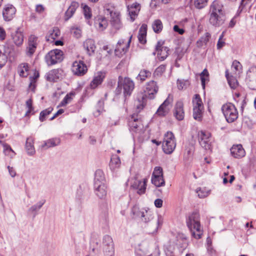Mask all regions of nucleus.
Instances as JSON below:
<instances>
[{"instance_id": "6e6552de", "label": "nucleus", "mask_w": 256, "mask_h": 256, "mask_svg": "<svg viewBox=\"0 0 256 256\" xmlns=\"http://www.w3.org/2000/svg\"><path fill=\"white\" fill-rule=\"evenodd\" d=\"M128 126L131 132H142L144 126L142 120L138 118V114H134L128 120Z\"/></svg>"}, {"instance_id": "4468645a", "label": "nucleus", "mask_w": 256, "mask_h": 256, "mask_svg": "<svg viewBox=\"0 0 256 256\" xmlns=\"http://www.w3.org/2000/svg\"><path fill=\"white\" fill-rule=\"evenodd\" d=\"M104 14L110 15L111 18L110 22L113 27L116 30H118L121 28L122 24L118 12H114L110 8H106L104 9Z\"/></svg>"}, {"instance_id": "3c124183", "label": "nucleus", "mask_w": 256, "mask_h": 256, "mask_svg": "<svg viewBox=\"0 0 256 256\" xmlns=\"http://www.w3.org/2000/svg\"><path fill=\"white\" fill-rule=\"evenodd\" d=\"M3 147L4 152L5 155L9 156L10 157H12V156L14 154V152L8 144H4Z\"/></svg>"}, {"instance_id": "1a4fd4ad", "label": "nucleus", "mask_w": 256, "mask_h": 256, "mask_svg": "<svg viewBox=\"0 0 256 256\" xmlns=\"http://www.w3.org/2000/svg\"><path fill=\"white\" fill-rule=\"evenodd\" d=\"M38 37L34 34L30 35L28 38L26 54L28 56L31 57L35 52L38 46Z\"/></svg>"}, {"instance_id": "49530a36", "label": "nucleus", "mask_w": 256, "mask_h": 256, "mask_svg": "<svg viewBox=\"0 0 256 256\" xmlns=\"http://www.w3.org/2000/svg\"><path fill=\"white\" fill-rule=\"evenodd\" d=\"M209 76L208 72V70L205 68L200 74V80L202 82V86L203 89L205 88L206 86V78H208Z\"/></svg>"}, {"instance_id": "680f3d73", "label": "nucleus", "mask_w": 256, "mask_h": 256, "mask_svg": "<svg viewBox=\"0 0 256 256\" xmlns=\"http://www.w3.org/2000/svg\"><path fill=\"white\" fill-rule=\"evenodd\" d=\"M173 30L175 32L180 34H182L184 32V30L183 28H180L178 25L174 26Z\"/></svg>"}, {"instance_id": "8fccbe9b", "label": "nucleus", "mask_w": 256, "mask_h": 256, "mask_svg": "<svg viewBox=\"0 0 256 256\" xmlns=\"http://www.w3.org/2000/svg\"><path fill=\"white\" fill-rule=\"evenodd\" d=\"M208 0H194V5L198 9H202L204 8L208 4Z\"/></svg>"}, {"instance_id": "69168bd1", "label": "nucleus", "mask_w": 256, "mask_h": 256, "mask_svg": "<svg viewBox=\"0 0 256 256\" xmlns=\"http://www.w3.org/2000/svg\"><path fill=\"white\" fill-rule=\"evenodd\" d=\"M6 33L5 30L2 28L0 27V40H4L6 38Z\"/></svg>"}, {"instance_id": "58836bf2", "label": "nucleus", "mask_w": 256, "mask_h": 256, "mask_svg": "<svg viewBox=\"0 0 256 256\" xmlns=\"http://www.w3.org/2000/svg\"><path fill=\"white\" fill-rule=\"evenodd\" d=\"M226 76L230 88L232 89H235L238 84V82L236 78L233 76H230L228 70L226 71Z\"/></svg>"}, {"instance_id": "a878e982", "label": "nucleus", "mask_w": 256, "mask_h": 256, "mask_svg": "<svg viewBox=\"0 0 256 256\" xmlns=\"http://www.w3.org/2000/svg\"><path fill=\"white\" fill-rule=\"evenodd\" d=\"M83 46L89 56H91L94 52L96 46L93 40L90 38L86 40L84 42Z\"/></svg>"}, {"instance_id": "cd10ccee", "label": "nucleus", "mask_w": 256, "mask_h": 256, "mask_svg": "<svg viewBox=\"0 0 256 256\" xmlns=\"http://www.w3.org/2000/svg\"><path fill=\"white\" fill-rule=\"evenodd\" d=\"M140 10V6L138 4H133L130 6H128V10L132 20L133 22L135 17L138 16Z\"/></svg>"}, {"instance_id": "2eb2a0df", "label": "nucleus", "mask_w": 256, "mask_h": 256, "mask_svg": "<svg viewBox=\"0 0 256 256\" xmlns=\"http://www.w3.org/2000/svg\"><path fill=\"white\" fill-rule=\"evenodd\" d=\"M164 42L158 41L156 46V52H158V58L160 60H164L168 56L170 49L166 46H163Z\"/></svg>"}, {"instance_id": "0e129e2a", "label": "nucleus", "mask_w": 256, "mask_h": 256, "mask_svg": "<svg viewBox=\"0 0 256 256\" xmlns=\"http://www.w3.org/2000/svg\"><path fill=\"white\" fill-rule=\"evenodd\" d=\"M162 200L160 198H157L154 201V205L158 208H160L162 206Z\"/></svg>"}, {"instance_id": "9d476101", "label": "nucleus", "mask_w": 256, "mask_h": 256, "mask_svg": "<svg viewBox=\"0 0 256 256\" xmlns=\"http://www.w3.org/2000/svg\"><path fill=\"white\" fill-rule=\"evenodd\" d=\"M172 96L170 95H168L167 98L159 106L156 112V114L160 116H166L172 107Z\"/></svg>"}, {"instance_id": "2f4dec72", "label": "nucleus", "mask_w": 256, "mask_h": 256, "mask_svg": "<svg viewBox=\"0 0 256 256\" xmlns=\"http://www.w3.org/2000/svg\"><path fill=\"white\" fill-rule=\"evenodd\" d=\"M176 146V142H162V150L166 154H170L174 150Z\"/></svg>"}, {"instance_id": "603ef678", "label": "nucleus", "mask_w": 256, "mask_h": 256, "mask_svg": "<svg viewBox=\"0 0 256 256\" xmlns=\"http://www.w3.org/2000/svg\"><path fill=\"white\" fill-rule=\"evenodd\" d=\"M83 12L84 18L86 20H88L91 18L92 16L91 10L87 5H84L83 6Z\"/></svg>"}, {"instance_id": "4d7b16f0", "label": "nucleus", "mask_w": 256, "mask_h": 256, "mask_svg": "<svg viewBox=\"0 0 256 256\" xmlns=\"http://www.w3.org/2000/svg\"><path fill=\"white\" fill-rule=\"evenodd\" d=\"M26 106L28 108V110L26 112V116H28L32 111L34 110V108L32 107V98H30L26 100Z\"/></svg>"}, {"instance_id": "ddd939ff", "label": "nucleus", "mask_w": 256, "mask_h": 256, "mask_svg": "<svg viewBox=\"0 0 256 256\" xmlns=\"http://www.w3.org/2000/svg\"><path fill=\"white\" fill-rule=\"evenodd\" d=\"M210 137L211 134L208 132L201 130L198 134L199 143L205 150L210 148Z\"/></svg>"}, {"instance_id": "864d4df0", "label": "nucleus", "mask_w": 256, "mask_h": 256, "mask_svg": "<svg viewBox=\"0 0 256 256\" xmlns=\"http://www.w3.org/2000/svg\"><path fill=\"white\" fill-rule=\"evenodd\" d=\"M176 142L174 134L171 132H168L166 134H164V137L163 142Z\"/></svg>"}, {"instance_id": "ea45409f", "label": "nucleus", "mask_w": 256, "mask_h": 256, "mask_svg": "<svg viewBox=\"0 0 256 256\" xmlns=\"http://www.w3.org/2000/svg\"><path fill=\"white\" fill-rule=\"evenodd\" d=\"M152 28L155 33H160L163 28V24L162 21L159 19L154 20L152 24Z\"/></svg>"}, {"instance_id": "393cba45", "label": "nucleus", "mask_w": 256, "mask_h": 256, "mask_svg": "<svg viewBox=\"0 0 256 256\" xmlns=\"http://www.w3.org/2000/svg\"><path fill=\"white\" fill-rule=\"evenodd\" d=\"M12 37L14 42L17 46H21L24 42V35L22 32L20 30V28L12 34Z\"/></svg>"}, {"instance_id": "37998d69", "label": "nucleus", "mask_w": 256, "mask_h": 256, "mask_svg": "<svg viewBox=\"0 0 256 256\" xmlns=\"http://www.w3.org/2000/svg\"><path fill=\"white\" fill-rule=\"evenodd\" d=\"M152 182L157 187L163 186L165 184L163 176H152Z\"/></svg>"}, {"instance_id": "0eeeda50", "label": "nucleus", "mask_w": 256, "mask_h": 256, "mask_svg": "<svg viewBox=\"0 0 256 256\" xmlns=\"http://www.w3.org/2000/svg\"><path fill=\"white\" fill-rule=\"evenodd\" d=\"M63 60V52L61 50L55 49L49 52L45 56V60L48 66L60 62Z\"/></svg>"}, {"instance_id": "7ed1b4c3", "label": "nucleus", "mask_w": 256, "mask_h": 256, "mask_svg": "<svg viewBox=\"0 0 256 256\" xmlns=\"http://www.w3.org/2000/svg\"><path fill=\"white\" fill-rule=\"evenodd\" d=\"M158 90V86L154 80H150L147 82L144 90V94H140L138 96V100L140 104V106H138V108H142L146 104V99H153Z\"/></svg>"}, {"instance_id": "6e6d98bb", "label": "nucleus", "mask_w": 256, "mask_h": 256, "mask_svg": "<svg viewBox=\"0 0 256 256\" xmlns=\"http://www.w3.org/2000/svg\"><path fill=\"white\" fill-rule=\"evenodd\" d=\"M152 176H163L162 168L160 166H156L154 169Z\"/></svg>"}, {"instance_id": "f3484780", "label": "nucleus", "mask_w": 256, "mask_h": 256, "mask_svg": "<svg viewBox=\"0 0 256 256\" xmlns=\"http://www.w3.org/2000/svg\"><path fill=\"white\" fill-rule=\"evenodd\" d=\"M232 156L235 158L240 159L246 155V152L241 144H234L230 149Z\"/></svg>"}, {"instance_id": "bb28decb", "label": "nucleus", "mask_w": 256, "mask_h": 256, "mask_svg": "<svg viewBox=\"0 0 256 256\" xmlns=\"http://www.w3.org/2000/svg\"><path fill=\"white\" fill-rule=\"evenodd\" d=\"M94 26L99 30L102 31L108 26V22L105 18L98 16L95 18Z\"/></svg>"}, {"instance_id": "c85d7f7f", "label": "nucleus", "mask_w": 256, "mask_h": 256, "mask_svg": "<svg viewBox=\"0 0 256 256\" xmlns=\"http://www.w3.org/2000/svg\"><path fill=\"white\" fill-rule=\"evenodd\" d=\"M34 144V138L32 136L28 138L26 142L25 148L28 155L32 156L36 152Z\"/></svg>"}, {"instance_id": "c03bdc74", "label": "nucleus", "mask_w": 256, "mask_h": 256, "mask_svg": "<svg viewBox=\"0 0 256 256\" xmlns=\"http://www.w3.org/2000/svg\"><path fill=\"white\" fill-rule=\"evenodd\" d=\"M151 72L147 70H142L136 77L138 80L143 82L146 80V78L150 76Z\"/></svg>"}, {"instance_id": "774afa93", "label": "nucleus", "mask_w": 256, "mask_h": 256, "mask_svg": "<svg viewBox=\"0 0 256 256\" xmlns=\"http://www.w3.org/2000/svg\"><path fill=\"white\" fill-rule=\"evenodd\" d=\"M44 10V8L42 4H38L36 6V11L38 13H42Z\"/></svg>"}, {"instance_id": "f03ea898", "label": "nucleus", "mask_w": 256, "mask_h": 256, "mask_svg": "<svg viewBox=\"0 0 256 256\" xmlns=\"http://www.w3.org/2000/svg\"><path fill=\"white\" fill-rule=\"evenodd\" d=\"M144 216H141L142 222L147 224V229L150 233L156 232L159 228H160L164 222V218L161 215L154 214L150 210L144 211Z\"/></svg>"}, {"instance_id": "9b49d317", "label": "nucleus", "mask_w": 256, "mask_h": 256, "mask_svg": "<svg viewBox=\"0 0 256 256\" xmlns=\"http://www.w3.org/2000/svg\"><path fill=\"white\" fill-rule=\"evenodd\" d=\"M104 252L106 256H113L114 253V244L112 238L108 235L103 238Z\"/></svg>"}, {"instance_id": "a18cd8bd", "label": "nucleus", "mask_w": 256, "mask_h": 256, "mask_svg": "<svg viewBox=\"0 0 256 256\" xmlns=\"http://www.w3.org/2000/svg\"><path fill=\"white\" fill-rule=\"evenodd\" d=\"M53 110L52 107H49L48 108L42 111L40 114L39 120L42 122L46 120V117L49 115Z\"/></svg>"}, {"instance_id": "c9c22d12", "label": "nucleus", "mask_w": 256, "mask_h": 256, "mask_svg": "<svg viewBox=\"0 0 256 256\" xmlns=\"http://www.w3.org/2000/svg\"><path fill=\"white\" fill-rule=\"evenodd\" d=\"M194 152V146L192 144H189L185 148L184 155V160H189L192 158Z\"/></svg>"}, {"instance_id": "473e14b6", "label": "nucleus", "mask_w": 256, "mask_h": 256, "mask_svg": "<svg viewBox=\"0 0 256 256\" xmlns=\"http://www.w3.org/2000/svg\"><path fill=\"white\" fill-rule=\"evenodd\" d=\"M147 26L146 24H143L140 28L138 36L139 42L142 44H145L146 42Z\"/></svg>"}, {"instance_id": "a211bd4d", "label": "nucleus", "mask_w": 256, "mask_h": 256, "mask_svg": "<svg viewBox=\"0 0 256 256\" xmlns=\"http://www.w3.org/2000/svg\"><path fill=\"white\" fill-rule=\"evenodd\" d=\"M16 9L12 4L5 6L2 12V16L5 21L9 22L12 20L16 14Z\"/></svg>"}, {"instance_id": "dca6fc26", "label": "nucleus", "mask_w": 256, "mask_h": 256, "mask_svg": "<svg viewBox=\"0 0 256 256\" xmlns=\"http://www.w3.org/2000/svg\"><path fill=\"white\" fill-rule=\"evenodd\" d=\"M106 72L104 71H99L96 73L90 84V88L94 89L101 84L106 78Z\"/></svg>"}, {"instance_id": "20e7f679", "label": "nucleus", "mask_w": 256, "mask_h": 256, "mask_svg": "<svg viewBox=\"0 0 256 256\" xmlns=\"http://www.w3.org/2000/svg\"><path fill=\"white\" fill-rule=\"evenodd\" d=\"M186 224L192 235L196 239L201 238L202 232L200 222V214L198 212H193L186 220Z\"/></svg>"}, {"instance_id": "79ce46f5", "label": "nucleus", "mask_w": 256, "mask_h": 256, "mask_svg": "<svg viewBox=\"0 0 256 256\" xmlns=\"http://www.w3.org/2000/svg\"><path fill=\"white\" fill-rule=\"evenodd\" d=\"M194 108L200 109H204V106L202 99L198 94H196L192 100Z\"/></svg>"}, {"instance_id": "39448f33", "label": "nucleus", "mask_w": 256, "mask_h": 256, "mask_svg": "<svg viewBox=\"0 0 256 256\" xmlns=\"http://www.w3.org/2000/svg\"><path fill=\"white\" fill-rule=\"evenodd\" d=\"M134 88V82L130 78L118 76V86L116 90V94H120L123 90L124 96L126 98L131 95Z\"/></svg>"}, {"instance_id": "5fc2aeb1", "label": "nucleus", "mask_w": 256, "mask_h": 256, "mask_svg": "<svg viewBox=\"0 0 256 256\" xmlns=\"http://www.w3.org/2000/svg\"><path fill=\"white\" fill-rule=\"evenodd\" d=\"M19 69L20 76H24L25 72L28 70V64H22L20 66ZM26 76L27 74L26 75Z\"/></svg>"}, {"instance_id": "a19ab883", "label": "nucleus", "mask_w": 256, "mask_h": 256, "mask_svg": "<svg viewBox=\"0 0 256 256\" xmlns=\"http://www.w3.org/2000/svg\"><path fill=\"white\" fill-rule=\"evenodd\" d=\"M145 210H140L137 205H134L132 208L131 213L132 214V218H140L144 216V211Z\"/></svg>"}, {"instance_id": "f8f14e48", "label": "nucleus", "mask_w": 256, "mask_h": 256, "mask_svg": "<svg viewBox=\"0 0 256 256\" xmlns=\"http://www.w3.org/2000/svg\"><path fill=\"white\" fill-rule=\"evenodd\" d=\"M72 71L74 75L82 76L87 72L88 68L84 62L82 60L75 61L72 64Z\"/></svg>"}, {"instance_id": "72a5a7b5", "label": "nucleus", "mask_w": 256, "mask_h": 256, "mask_svg": "<svg viewBox=\"0 0 256 256\" xmlns=\"http://www.w3.org/2000/svg\"><path fill=\"white\" fill-rule=\"evenodd\" d=\"M2 48L3 52L2 50H0V69H1L7 62L8 56L10 52L8 48L3 46Z\"/></svg>"}, {"instance_id": "aec40b11", "label": "nucleus", "mask_w": 256, "mask_h": 256, "mask_svg": "<svg viewBox=\"0 0 256 256\" xmlns=\"http://www.w3.org/2000/svg\"><path fill=\"white\" fill-rule=\"evenodd\" d=\"M174 114L178 120H182L184 118V104L182 101H178L175 104Z\"/></svg>"}, {"instance_id": "b1692460", "label": "nucleus", "mask_w": 256, "mask_h": 256, "mask_svg": "<svg viewBox=\"0 0 256 256\" xmlns=\"http://www.w3.org/2000/svg\"><path fill=\"white\" fill-rule=\"evenodd\" d=\"M79 4L75 1L72 2L70 5L65 12L64 19L65 21L68 20L74 14L76 10L78 8Z\"/></svg>"}, {"instance_id": "7c9ffc66", "label": "nucleus", "mask_w": 256, "mask_h": 256, "mask_svg": "<svg viewBox=\"0 0 256 256\" xmlns=\"http://www.w3.org/2000/svg\"><path fill=\"white\" fill-rule=\"evenodd\" d=\"M60 143V138H54L48 139L44 142V144L42 145V148L47 149L52 147L58 146Z\"/></svg>"}, {"instance_id": "338daca9", "label": "nucleus", "mask_w": 256, "mask_h": 256, "mask_svg": "<svg viewBox=\"0 0 256 256\" xmlns=\"http://www.w3.org/2000/svg\"><path fill=\"white\" fill-rule=\"evenodd\" d=\"M74 36L76 38H79L81 36L80 30L78 28L73 30Z\"/></svg>"}, {"instance_id": "4c0bfd02", "label": "nucleus", "mask_w": 256, "mask_h": 256, "mask_svg": "<svg viewBox=\"0 0 256 256\" xmlns=\"http://www.w3.org/2000/svg\"><path fill=\"white\" fill-rule=\"evenodd\" d=\"M60 31L57 28H55L52 30H50L46 36V40L48 41L54 40L60 36Z\"/></svg>"}, {"instance_id": "423d86ee", "label": "nucleus", "mask_w": 256, "mask_h": 256, "mask_svg": "<svg viewBox=\"0 0 256 256\" xmlns=\"http://www.w3.org/2000/svg\"><path fill=\"white\" fill-rule=\"evenodd\" d=\"M222 112L228 122H232L238 118V112L234 104L228 103L222 108Z\"/></svg>"}, {"instance_id": "052dcab7", "label": "nucleus", "mask_w": 256, "mask_h": 256, "mask_svg": "<svg viewBox=\"0 0 256 256\" xmlns=\"http://www.w3.org/2000/svg\"><path fill=\"white\" fill-rule=\"evenodd\" d=\"M241 64L240 62L236 60H234L232 64L233 67L236 70H238L241 68Z\"/></svg>"}, {"instance_id": "09e8293b", "label": "nucleus", "mask_w": 256, "mask_h": 256, "mask_svg": "<svg viewBox=\"0 0 256 256\" xmlns=\"http://www.w3.org/2000/svg\"><path fill=\"white\" fill-rule=\"evenodd\" d=\"M178 88L179 90H183L186 88L190 84V82L188 80H177Z\"/></svg>"}, {"instance_id": "e433bc0d", "label": "nucleus", "mask_w": 256, "mask_h": 256, "mask_svg": "<svg viewBox=\"0 0 256 256\" xmlns=\"http://www.w3.org/2000/svg\"><path fill=\"white\" fill-rule=\"evenodd\" d=\"M46 202L45 200L39 201L36 204L32 206L28 210L29 212L34 214V218L38 214V212L42 208Z\"/></svg>"}, {"instance_id": "c756f323", "label": "nucleus", "mask_w": 256, "mask_h": 256, "mask_svg": "<svg viewBox=\"0 0 256 256\" xmlns=\"http://www.w3.org/2000/svg\"><path fill=\"white\" fill-rule=\"evenodd\" d=\"M120 164L121 162L120 157L116 154L112 155L109 164L110 169L112 171H114L120 168Z\"/></svg>"}, {"instance_id": "5701e85b", "label": "nucleus", "mask_w": 256, "mask_h": 256, "mask_svg": "<svg viewBox=\"0 0 256 256\" xmlns=\"http://www.w3.org/2000/svg\"><path fill=\"white\" fill-rule=\"evenodd\" d=\"M94 192L100 198H105L107 194V188L105 184H98L94 185Z\"/></svg>"}, {"instance_id": "e2e57ef3", "label": "nucleus", "mask_w": 256, "mask_h": 256, "mask_svg": "<svg viewBox=\"0 0 256 256\" xmlns=\"http://www.w3.org/2000/svg\"><path fill=\"white\" fill-rule=\"evenodd\" d=\"M210 37V34L208 32H206L205 34V36L204 37H202L201 38L202 40L201 41L206 44L208 41L209 40V38Z\"/></svg>"}, {"instance_id": "de8ad7c7", "label": "nucleus", "mask_w": 256, "mask_h": 256, "mask_svg": "<svg viewBox=\"0 0 256 256\" xmlns=\"http://www.w3.org/2000/svg\"><path fill=\"white\" fill-rule=\"evenodd\" d=\"M203 109L193 108V117L194 120L200 121L202 117V111Z\"/></svg>"}, {"instance_id": "412c9836", "label": "nucleus", "mask_w": 256, "mask_h": 256, "mask_svg": "<svg viewBox=\"0 0 256 256\" xmlns=\"http://www.w3.org/2000/svg\"><path fill=\"white\" fill-rule=\"evenodd\" d=\"M62 70L61 69H54L48 73L46 75V79L50 82H56L62 76Z\"/></svg>"}, {"instance_id": "13d9d810", "label": "nucleus", "mask_w": 256, "mask_h": 256, "mask_svg": "<svg viewBox=\"0 0 256 256\" xmlns=\"http://www.w3.org/2000/svg\"><path fill=\"white\" fill-rule=\"evenodd\" d=\"M166 66L162 64L156 68L154 71V74L156 75H162L163 72L165 71Z\"/></svg>"}, {"instance_id": "6ab92c4d", "label": "nucleus", "mask_w": 256, "mask_h": 256, "mask_svg": "<svg viewBox=\"0 0 256 256\" xmlns=\"http://www.w3.org/2000/svg\"><path fill=\"white\" fill-rule=\"evenodd\" d=\"M132 37V35L131 34L130 36L129 40L128 42V43H127L126 47L121 48V45L122 44H123L124 42V40L120 39L118 41L116 48L114 50L116 54V56H122L123 54H124L126 52V51L128 50V48L130 47V44L131 42Z\"/></svg>"}, {"instance_id": "f257e3e1", "label": "nucleus", "mask_w": 256, "mask_h": 256, "mask_svg": "<svg viewBox=\"0 0 256 256\" xmlns=\"http://www.w3.org/2000/svg\"><path fill=\"white\" fill-rule=\"evenodd\" d=\"M222 5L218 0H214L210 6L209 12L210 24L215 27H220L225 22L226 16L222 11Z\"/></svg>"}, {"instance_id": "f704fd0d", "label": "nucleus", "mask_w": 256, "mask_h": 256, "mask_svg": "<svg viewBox=\"0 0 256 256\" xmlns=\"http://www.w3.org/2000/svg\"><path fill=\"white\" fill-rule=\"evenodd\" d=\"M105 176L102 170H98L95 172L94 185L98 184H105Z\"/></svg>"}, {"instance_id": "4be33fe9", "label": "nucleus", "mask_w": 256, "mask_h": 256, "mask_svg": "<svg viewBox=\"0 0 256 256\" xmlns=\"http://www.w3.org/2000/svg\"><path fill=\"white\" fill-rule=\"evenodd\" d=\"M146 179H143L142 180L136 179L132 183L131 186L134 189L138 190V193L139 194H142L146 192Z\"/></svg>"}, {"instance_id": "bf43d9fd", "label": "nucleus", "mask_w": 256, "mask_h": 256, "mask_svg": "<svg viewBox=\"0 0 256 256\" xmlns=\"http://www.w3.org/2000/svg\"><path fill=\"white\" fill-rule=\"evenodd\" d=\"M249 88L252 90H256V78H253L248 82Z\"/></svg>"}]
</instances>
